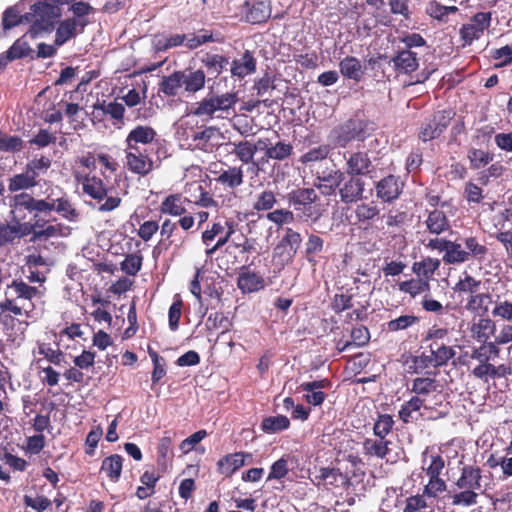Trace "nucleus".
I'll use <instances>...</instances> for the list:
<instances>
[{"mask_svg": "<svg viewBox=\"0 0 512 512\" xmlns=\"http://www.w3.org/2000/svg\"><path fill=\"white\" fill-rule=\"evenodd\" d=\"M330 153V146L326 144L314 147L300 157L303 164L321 161L327 158Z\"/></svg>", "mask_w": 512, "mask_h": 512, "instance_id": "nucleus-64", "label": "nucleus"}, {"mask_svg": "<svg viewBox=\"0 0 512 512\" xmlns=\"http://www.w3.org/2000/svg\"><path fill=\"white\" fill-rule=\"evenodd\" d=\"M173 454V442L171 437L164 436L160 439L157 447V464L158 467L165 472L172 464Z\"/></svg>", "mask_w": 512, "mask_h": 512, "instance_id": "nucleus-38", "label": "nucleus"}, {"mask_svg": "<svg viewBox=\"0 0 512 512\" xmlns=\"http://www.w3.org/2000/svg\"><path fill=\"white\" fill-rule=\"evenodd\" d=\"M123 469V457L119 454H112L102 460L100 471L112 482L117 483Z\"/></svg>", "mask_w": 512, "mask_h": 512, "instance_id": "nucleus-33", "label": "nucleus"}, {"mask_svg": "<svg viewBox=\"0 0 512 512\" xmlns=\"http://www.w3.org/2000/svg\"><path fill=\"white\" fill-rule=\"evenodd\" d=\"M201 63L206 68L208 74L218 77L229 64V58L222 54L206 53L201 59Z\"/></svg>", "mask_w": 512, "mask_h": 512, "instance_id": "nucleus-41", "label": "nucleus"}, {"mask_svg": "<svg viewBox=\"0 0 512 512\" xmlns=\"http://www.w3.org/2000/svg\"><path fill=\"white\" fill-rule=\"evenodd\" d=\"M500 354V348L493 342H483L477 348H474L471 353V358L478 360L479 364L489 362L490 360L498 357Z\"/></svg>", "mask_w": 512, "mask_h": 512, "instance_id": "nucleus-47", "label": "nucleus"}, {"mask_svg": "<svg viewBox=\"0 0 512 512\" xmlns=\"http://www.w3.org/2000/svg\"><path fill=\"white\" fill-rule=\"evenodd\" d=\"M365 182L361 177L345 174V180L340 184L338 195L344 204L357 203L363 198Z\"/></svg>", "mask_w": 512, "mask_h": 512, "instance_id": "nucleus-13", "label": "nucleus"}, {"mask_svg": "<svg viewBox=\"0 0 512 512\" xmlns=\"http://www.w3.org/2000/svg\"><path fill=\"white\" fill-rule=\"evenodd\" d=\"M77 26L78 23L75 19L62 21L56 30L55 45L62 46L70 38L74 37L76 35Z\"/></svg>", "mask_w": 512, "mask_h": 512, "instance_id": "nucleus-53", "label": "nucleus"}, {"mask_svg": "<svg viewBox=\"0 0 512 512\" xmlns=\"http://www.w3.org/2000/svg\"><path fill=\"white\" fill-rule=\"evenodd\" d=\"M95 118L99 121L103 120L104 116H109L115 127L121 128L125 124V106L117 101L112 102H96L93 105Z\"/></svg>", "mask_w": 512, "mask_h": 512, "instance_id": "nucleus-15", "label": "nucleus"}, {"mask_svg": "<svg viewBox=\"0 0 512 512\" xmlns=\"http://www.w3.org/2000/svg\"><path fill=\"white\" fill-rule=\"evenodd\" d=\"M421 408L430 409L431 407L420 400V397L412 396L401 405L398 411V417L404 424L412 423L417 420V418L414 417V413L419 412Z\"/></svg>", "mask_w": 512, "mask_h": 512, "instance_id": "nucleus-32", "label": "nucleus"}, {"mask_svg": "<svg viewBox=\"0 0 512 512\" xmlns=\"http://www.w3.org/2000/svg\"><path fill=\"white\" fill-rule=\"evenodd\" d=\"M210 173L213 175L211 181L220 185L225 190L234 191L244 184V170L243 166H231L225 163L217 168L215 165L214 169L210 167Z\"/></svg>", "mask_w": 512, "mask_h": 512, "instance_id": "nucleus-10", "label": "nucleus"}, {"mask_svg": "<svg viewBox=\"0 0 512 512\" xmlns=\"http://www.w3.org/2000/svg\"><path fill=\"white\" fill-rule=\"evenodd\" d=\"M277 203L276 195L272 190H263L256 195L253 203V209L260 211H270Z\"/></svg>", "mask_w": 512, "mask_h": 512, "instance_id": "nucleus-58", "label": "nucleus"}, {"mask_svg": "<svg viewBox=\"0 0 512 512\" xmlns=\"http://www.w3.org/2000/svg\"><path fill=\"white\" fill-rule=\"evenodd\" d=\"M436 374L428 375L426 377H416L411 382V392L414 396L420 397V400L426 403L427 397L438 391L439 383L436 380Z\"/></svg>", "mask_w": 512, "mask_h": 512, "instance_id": "nucleus-25", "label": "nucleus"}, {"mask_svg": "<svg viewBox=\"0 0 512 512\" xmlns=\"http://www.w3.org/2000/svg\"><path fill=\"white\" fill-rule=\"evenodd\" d=\"M71 234V228L63 223L48 224L42 230L34 231V238L47 240L52 237H67Z\"/></svg>", "mask_w": 512, "mask_h": 512, "instance_id": "nucleus-49", "label": "nucleus"}, {"mask_svg": "<svg viewBox=\"0 0 512 512\" xmlns=\"http://www.w3.org/2000/svg\"><path fill=\"white\" fill-rule=\"evenodd\" d=\"M441 261L437 258L426 257L421 261H416L412 265V271L420 278L429 280L433 277L434 273L439 269Z\"/></svg>", "mask_w": 512, "mask_h": 512, "instance_id": "nucleus-39", "label": "nucleus"}, {"mask_svg": "<svg viewBox=\"0 0 512 512\" xmlns=\"http://www.w3.org/2000/svg\"><path fill=\"white\" fill-rule=\"evenodd\" d=\"M182 84L184 91L195 94L204 89L206 84V73L203 69L186 68L181 70Z\"/></svg>", "mask_w": 512, "mask_h": 512, "instance_id": "nucleus-21", "label": "nucleus"}, {"mask_svg": "<svg viewBox=\"0 0 512 512\" xmlns=\"http://www.w3.org/2000/svg\"><path fill=\"white\" fill-rule=\"evenodd\" d=\"M43 293L34 286H30L22 280H13L8 284L4 291V299L0 301V310L2 313L10 312L14 315L29 317L34 308L31 303L35 297H41Z\"/></svg>", "mask_w": 512, "mask_h": 512, "instance_id": "nucleus-3", "label": "nucleus"}, {"mask_svg": "<svg viewBox=\"0 0 512 512\" xmlns=\"http://www.w3.org/2000/svg\"><path fill=\"white\" fill-rule=\"evenodd\" d=\"M331 387V381L327 378L314 380L310 382H303L299 385L300 391L306 392L303 396L304 400L313 406H320L325 401L327 395L322 389Z\"/></svg>", "mask_w": 512, "mask_h": 512, "instance_id": "nucleus-16", "label": "nucleus"}, {"mask_svg": "<svg viewBox=\"0 0 512 512\" xmlns=\"http://www.w3.org/2000/svg\"><path fill=\"white\" fill-rule=\"evenodd\" d=\"M238 101L239 98L236 92L217 94L213 91V86H210L207 95L196 103L193 114L210 119L221 117L222 114L228 116L231 112L234 113V108Z\"/></svg>", "mask_w": 512, "mask_h": 512, "instance_id": "nucleus-8", "label": "nucleus"}, {"mask_svg": "<svg viewBox=\"0 0 512 512\" xmlns=\"http://www.w3.org/2000/svg\"><path fill=\"white\" fill-rule=\"evenodd\" d=\"M148 354L153 362L151 380L153 384H157L166 375V362L163 357L159 356V354L151 348L148 349Z\"/></svg>", "mask_w": 512, "mask_h": 512, "instance_id": "nucleus-61", "label": "nucleus"}, {"mask_svg": "<svg viewBox=\"0 0 512 512\" xmlns=\"http://www.w3.org/2000/svg\"><path fill=\"white\" fill-rule=\"evenodd\" d=\"M375 166L369 157L367 151H355L346 157L345 171L347 175H353L357 177L369 175L374 171Z\"/></svg>", "mask_w": 512, "mask_h": 512, "instance_id": "nucleus-14", "label": "nucleus"}, {"mask_svg": "<svg viewBox=\"0 0 512 512\" xmlns=\"http://www.w3.org/2000/svg\"><path fill=\"white\" fill-rule=\"evenodd\" d=\"M394 425L395 421L392 415L378 413L373 424V434L376 437L387 438L392 432Z\"/></svg>", "mask_w": 512, "mask_h": 512, "instance_id": "nucleus-56", "label": "nucleus"}, {"mask_svg": "<svg viewBox=\"0 0 512 512\" xmlns=\"http://www.w3.org/2000/svg\"><path fill=\"white\" fill-rule=\"evenodd\" d=\"M492 302L493 300L491 293L488 291L479 292L477 295L467 298L465 309L479 316H486L489 312V307Z\"/></svg>", "mask_w": 512, "mask_h": 512, "instance_id": "nucleus-30", "label": "nucleus"}, {"mask_svg": "<svg viewBox=\"0 0 512 512\" xmlns=\"http://www.w3.org/2000/svg\"><path fill=\"white\" fill-rule=\"evenodd\" d=\"M62 0L38 1L31 6V12L25 14V21L31 23L28 34L36 38L43 32H50L61 16Z\"/></svg>", "mask_w": 512, "mask_h": 512, "instance_id": "nucleus-7", "label": "nucleus"}, {"mask_svg": "<svg viewBox=\"0 0 512 512\" xmlns=\"http://www.w3.org/2000/svg\"><path fill=\"white\" fill-rule=\"evenodd\" d=\"M425 225L427 230L435 235H440L450 229V222L447 215L439 209H434L428 213Z\"/></svg>", "mask_w": 512, "mask_h": 512, "instance_id": "nucleus-31", "label": "nucleus"}, {"mask_svg": "<svg viewBox=\"0 0 512 512\" xmlns=\"http://www.w3.org/2000/svg\"><path fill=\"white\" fill-rule=\"evenodd\" d=\"M237 286L243 294L257 292L265 287L264 278L243 265L237 277Z\"/></svg>", "mask_w": 512, "mask_h": 512, "instance_id": "nucleus-18", "label": "nucleus"}, {"mask_svg": "<svg viewBox=\"0 0 512 512\" xmlns=\"http://www.w3.org/2000/svg\"><path fill=\"white\" fill-rule=\"evenodd\" d=\"M408 363V373L432 375L434 372L428 371L430 368H435L434 360L431 354L422 352L420 355H411Z\"/></svg>", "mask_w": 512, "mask_h": 512, "instance_id": "nucleus-35", "label": "nucleus"}, {"mask_svg": "<svg viewBox=\"0 0 512 512\" xmlns=\"http://www.w3.org/2000/svg\"><path fill=\"white\" fill-rule=\"evenodd\" d=\"M320 183L315 185L324 195L331 196L338 191L340 184L345 180V173L340 169L332 170L327 176L319 178Z\"/></svg>", "mask_w": 512, "mask_h": 512, "instance_id": "nucleus-34", "label": "nucleus"}, {"mask_svg": "<svg viewBox=\"0 0 512 512\" xmlns=\"http://www.w3.org/2000/svg\"><path fill=\"white\" fill-rule=\"evenodd\" d=\"M229 225H236L234 221L232 220H219L209 227H207L201 235L202 243L209 247L211 243L220 235L224 234L227 230Z\"/></svg>", "mask_w": 512, "mask_h": 512, "instance_id": "nucleus-43", "label": "nucleus"}, {"mask_svg": "<svg viewBox=\"0 0 512 512\" xmlns=\"http://www.w3.org/2000/svg\"><path fill=\"white\" fill-rule=\"evenodd\" d=\"M297 217L305 222L316 223L323 215V206L317 202L293 207Z\"/></svg>", "mask_w": 512, "mask_h": 512, "instance_id": "nucleus-44", "label": "nucleus"}, {"mask_svg": "<svg viewBox=\"0 0 512 512\" xmlns=\"http://www.w3.org/2000/svg\"><path fill=\"white\" fill-rule=\"evenodd\" d=\"M339 68L343 76L355 81H359L363 74L361 62L354 56H347L342 59Z\"/></svg>", "mask_w": 512, "mask_h": 512, "instance_id": "nucleus-45", "label": "nucleus"}, {"mask_svg": "<svg viewBox=\"0 0 512 512\" xmlns=\"http://www.w3.org/2000/svg\"><path fill=\"white\" fill-rule=\"evenodd\" d=\"M101 175L103 177L88 173L77 179L82 184L83 193L98 203H101L98 207V211L108 213L114 211L121 205L122 198L118 194H110L114 187L109 185L105 171L101 170Z\"/></svg>", "mask_w": 512, "mask_h": 512, "instance_id": "nucleus-4", "label": "nucleus"}, {"mask_svg": "<svg viewBox=\"0 0 512 512\" xmlns=\"http://www.w3.org/2000/svg\"><path fill=\"white\" fill-rule=\"evenodd\" d=\"M143 257L139 253L127 254L120 263L121 270L129 276H135L142 267Z\"/></svg>", "mask_w": 512, "mask_h": 512, "instance_id": "nucleus-60", "label": "nucleus"}, {"mask_svg": "<svg viewBox=\"0 0 512 512\" xmlns=\"http://www.w3.org/2000/svg\"><path fill=\"white\" fill-rule=\"evenodd\" d=\"M465 253L467 254V262L471 259L482 261L488 253V248L479 243L474 236L467 237L463 240Z\"/></svg>", "mask_w": 512, "mask_h": 512, "instance_id": "nucleus-51", "label": "nucleus"}, {"mask_svg": "<svg viewBox=\"0 0 512 512\" xmlns=\"http://www.w3.org/2000/svg\"><path fill=\"white\" fill-rule=\"evenodd\" d=\"M290 420L285 415L269 416L262 420L260 428L264 433L273 434L287 430Z\"/></svg>", "mask_w": 512, "mask_h": 512, "instance_id": "nucleus-50", "label": "nucleus"}, {"mask_svg": "<svg viewBox=\"0 0 512 512\" xmlns=\"http://www.w3.org/2000/svg\"><path fill=\"white\" fill-rule=\"evenodd\" d=\"M38 180H36L33 175L25 168L24 172L20 174H15L8 180V190L10 192H17L20 190H27L34 188L38 185Z\"/></svg>", "mask_w": 512, "mask_h": 512, "instance_id": "nucleus-42", "label": "nucleus"}, {"mask_svg": "<svg viewBox=\"0 0 512 512\" xmlns=\"http://www.w3.org/2000/svg\"><path fill=\"white\" fill-rule=\"evenodd\" d=\"M428 348L434 360L435 369L446 366L456 355V351L452 346L441 341L431 342Z\"/></svg>", "mask_w": 512, "mask_h": 512, "instance_id": "nucleus-26", "label": "nucleus"}, {"mask_svg": "<svg viewBox=\"0 0 512 512\" xmlns=\"http://www.w3.org/2000/svg\"><path fill=\"white\" fill-rule=\"evenodd\" d=\"M183 87L181 70L174 71L168 76H163L159 83V92L167 97H175Z\"/></svg>", "mask_w": 512, "mask_h": 512, "instance_id": "nucleus-40", "label": "nucleus"}, {"mask_svg": "<svg viewBox=\"0 0 512 512\" xmlns=\"http://www.w3.org/2000/svg\"><path fill=\"white\" fill-rule=\"evenodd\" d=\"M390 62L393 63V67L398 74H410L416 71L419 66L417 53L408 49L398 51Z\"/></svg>", "mask_w": 512, "mask_h": 512, "instance_id": "nucleus-22", "label": "nucleus"}, {"mask_svg": "<svg viewBox=\"0 0 512 512\" xmlns=\"http://www.w3.org/2000/svg\"><path fill=\"white\" fill-rule=\"evenodd\" d=\"M257 69V61L252 52L246 50L240 59H234L231 62V76L238 79H243L246 76L253 74Z\"/></svg>", "mask_w": 512, "mask_h": 512, "instance_id": "nucleus-24", "label": "nucleus"}, {"mask_svg": "<svg viewBox=\"0 0 512 512\" xmlns=\"http://www.w3.org/2000/svg\"><path fill=\"white\" fill-rule=\"evenodd\" d=\"M191 188H194V191L198 193L194 195V199L191 200L197 207L200 208H218V202L214 199L213 195L207 190L206 187L201 184L195 182L190 185Z\"/></svg>", "mask_w": 512, "mask_h": 512, "instance_id": "nucleus-48", "label": "nucleus"}, {"mask_svg": "<svg viewBox=\"0 0 512 512\" xmlns=\"http://www.w3.org/2000/svg\"><path fill=\"white\" fill-rule=\"evenodd\" d=\"M23 148V140L16 135H9L0 130V151L18 152Z\"/></svg>", "mask_w": 512, "mask_h": 512, "instance_id": "nucleus-62", "label": "nucleus"}, {"mask_svg": "<svg viewBox=\"0 0 512 512\" xmlns=\"http://www.w3.org/2000/svg\"><path fill=\"white\" fill-rule=\"evenodd\" d=\"M482 470L477 465H464L455 485L460 490L452 495V505L473 506L478 503V496L483 493L481 484Z\"/></svg>", "mask_w": 512, "mask_h": 512, "instance_id": "nucleus-5", "label": "nucleus"}, {"mask_svg": "<svg viewBox=\"0 0 512 512\" xmlns=\"http://www.w3.org/2000/svg\"><path fill=\"white\" fill-rule=\"evenodd\" d=\"M461 243L449 240L447 253H444L442 260L445 264H460L467 262V254Z\"/></svg>", "mask_w": 512, "mask_h": 512, "instance_id": "nucleus-54", "label": "nucleus"}, {"mask_svg": "<svg viewBox=\"0 0 512 512\" xmlns=\"http://www.w3.org/2000/svg\"><path fill=\"white\" fill-rule=\"evenodd\" d=\"M157 137L156 130L149 125H137L129 131L125 143V165L133 174L145 177L154 169L150 147Z\"/></svg>", "mask_w": 512, "mask_h": 512, "instance_id": "nucleus-1", "label": "nucleus"}, {"mask_svg": "<svg viewBox=\"0 0 512 512\" xmlns=\"http://www.w3.org/2000/svg\"><path fill=\"white\" fill-rule=\"evenodd\" d=\"M318 200L319 195L314 188H297L287 194V201L292 207L312 204V202H317Z\"/></svg>", "mask_w": 512, "mask_h": 512, "instance_id": "nucleus-37", "label": "nucleus"}, {"mask_svg": "<svg viewBox=\"0 0 512 512\" xmlns=\"http://www.w3.org/2000/svg\"><path fill=\"white\" fill-rule=\"evenodd\" d=\"M470 168L478 170L488 165L494 158V154L482 149L470 148L467 152Z\"/></svg>", "mask_w": 512, "mask_h": 512, "instance_id": "nucleus-55", "label": "nucleus"}, {"mask_svg": "<svg viewBox=\"0 0 512 512\" xmlns=\"http://www.w3.org/2000/svg\"><path fill=\"white\" fill-rule=\"evenodd\" d=\"M195 148L212 153L220 146V138L222 133L216 126L204 127L202 130H192L189 135Z\"/></svg>", "mask_w": 512, "mask_h": 512, "instance_id": "nucleus-11", "label": "nucleus"}, {"mask_svg": "<svg viewBox=\"0 0 512 512\" xmlns=\"http://www.w3.org/2000/svg\"><path fill=\"white\" fill-rule=\"evenodd\" d=\"M496 331L495 322L487 317L480 316L471 326V333L477 341L486 342Z\"/></svg>", "mask_w": 512, "mask_h": 512, "instance_id": "nucleus-36", "label": "nucleus"}, {"mask_svg": "<svg viewBox=\"0 0 512 512\" xmlns=\"http://www.w3.org/2000/svg\"><path fill=\"white\" fill-rule=\"evenodd\" d=\"M5 336L8 342H21L25 339V332L29 325L27 321H20L12 316H5L3 321Z\"/></svg>", "mask_w": 512, "mask_h": 512, "instance_id": "nucleus-27", "label": "nucleus"}, {"mask_svg": "<svg viewBox=\"0 0 512 512\" xmlns=\"http://www.w3.org/2000/svg\"><path fill=\"white\" fill-rule=\"evenodd\" d=\"M404 183L399 176L387 175L375 184L376 196L383 203H392L402 194Z\"/></svg>", "mask_w": 512, "mask_h": 512, "instance_id": "nucleus-12", "label": "nucleus"}, {"mask_svg": "<svg viewBox=\"0 0 512 512\" xmlns=\"http://www.w3.org/2000/svg\"><path fill=\"white\" fill-rule=\"evenodd\" d=\"M271 16L270 8L262 1L254 3L246 13V20L251 24L265 23Z\"/></svg>", "mask_w": 512, "mask_h": 512, "instance_id": "nucleus-52", "label": "nucleus"}, {"mask_svg": "<svg viewBox=\"0 0 512 512\" xmlns=\"http://www.w3.org/2000/svg\"><path fill=\"white\" fill-rule=\"evenodd\" d=\"M231 322L223 312L211 313L206 321V327L208 330L222 329L221 334L229 331Z\"/></svg>", "mask_w": 512, "mask_h": 512, "instance_id": "nucleus-63", "label": "nucleus"}, {"mask_svg": "<svg viewBox=\"0 0 512 512\" xmlns=\"http://www.w3.org/2000/svg\"><path fill=\"white\" fill-rule=\"evenodd\" d=\"M399 290L408 293L411 297H416L418 294L427 292L430 290V284L427 280L422 278L410 279L403 281L399 284Z\"/></svg>", "mask_w": 512, "mask_h": 512, "instance_id": "nucleus-57", "label": "nucleus"}, {"mask_svg": "<svg viewBox=\"0 0 512 512\" xmlns=\"http://www.w3.org/2000/svg\"><path fill=\"white\" fill-rule=\"evenodd\" d=\"M354 213L357 222L365 225V228H367L379 219L380 208L374 201L362 202L356 205Z\"/></svg>", "mask_w": 512, "mask_h": 512, "instance_id": "nucleus-29", "label": "nucleus"}, {"mask_svg": "<svg viewBox=\"0 0 512 512\" xmlns=\"http://www.w3.org/2000/svg\"><path fill=\"white\" fill-rule=\"evenodd\" d=\"M246 458H252V455L245 452L226 454L218 460L217 471L222 475L231 476L245 465Z\"/></svg>", "mask_w": 512, "mask_h": 512, "instance_id": "nucleus-23", "label": "nucleus"}, {"mask_svg": "<svg viewBox=\"0 0 512 512\" xmlns=\"http://www.w3.org/2000/svg\"><path fill=\"white\" fill-rule=\"evenodd\" d=\"M186 203H191V200L181 193L169 194L160 203L159 212L173 217L182 216L187 213Z\"/></svg>", "mask_w": 512, "mask_h": 512, "instance_id": "nucleus-20", "label": "nucleus"}, {"mask_svg": "<svg viewBox=\"0 0 512 512\" xmlns=\"http://www.w3.org/2000/svg\"><path fill=\"white\" fill-rule=\"evenodd\" d=\"M454 117L451 110H439L426 118L419 127L418 138L422 142H428L439 138L450 125Z\"/></svg>", "mask_w": 512, "mask_h": 512, "instance_id": "nucleus-9", "label": "nucleus"}, {"mask_svg": "<svg viewBox=\"0 0 512 512\" xmlns=\"http://www.w3.org/2000/svg\"><path fill=\"white\" fill-rule=\"evenodd\" d=\"M482 281L476 279L470 274L464 273V276L454 286V291L459 294H466L468 297H473L480 292Z\"/></svg>", "mask_w": 512, "mask_h": 512, "instance_id": "nucleus-46", "label": "nucleus"}, {"mask_svg": "<svg viewBox=\"0 0 512 512\" xmlns=\"http://www.w3.org/2000/svg\"><path fill=\"white\" fill-rule=\"evenodd\" d=\"M342 478V473L339 469L323 467L320 469L319 474L316 475V485H330L338 486V480Z\"/></svg>", "mask_w": 512, "mask_h": 512, "instance_id": "nucleus-59", "label": "nucleus"}, {"mask_svg": "<svg viewBox=\"0 0 512 512\" xmlns=\"http://www.w3.org/2000/svg\"><path fill=\"white\" fill-rule=\"evenodd\" d=\"M230 145L233 146L231 153L235 155L242 164L252 163L254 166H257V163L254 161V157L259 149H264L262 145H265V140L259 139L256 143L249 140H242L238 142H230Z\"/></svg>", "mask_w": 512, "mask_h": 512, "instance_id": "nucleus-17", "label": "nucleus"}, {"mask_svg": "<svg viewBox=\"0 0 512 512\" xmlns=\"http://www.w3.org/2000/svg\"><path fill=\"white\" fill-rule=\"evenodd\" d=\"M14 206L20 207L28 212H35V217L38 214H46L56 211L62 218L69 222H76L79 219L80 213L75 208L71 200L66 196L57 199L47 197L46 199H36L32 195L22 192L13 197Z\"/></svg>", "mask_w": 512, "mask_h": 512, "instance_id": "nucleus-2", "label": "nucleus"}, {"mask_svg": "<svg viewBox=\"0 0 512 512\" xmlns=\"http://www.w3.org/2000/svg\"><path fill=\"white\" fill-rule=\"evenodd\" d=\"M264 147V155L267 159L275 160V161H285L289 159L294 151V147L290 142L286 141H277L276 143L262 145Z\"/></svg>", "mask_w": 512, "mask_h": 512, "instance_id": "nucleus-28", "label": "nucleus"}, {"mask_svg": "<svg viewBox=\"0 0 512 512\" xmlns=\"http://www.w3.org/2000/svg\"><path fill=\"white\" fill-rule=\"evenodd\" d=\"M374 130L372 121L355 114L333 128L330 133V140L335 147L346 148L353 141L363 142Z\"/></svg>", "mask_w": 512, "mask_h": 512, "instance_id": "nucleus-6", "label": "nucleus"}, {"mask_svg": "<svg viewBox=\"0 0 512 512\" xmlns=\"http://www.w3.org/2000/svg\"><path fill=\"white\" fill-rule=\"evenodd\" d=\"M392 441L387 438H365L362 443L363 454L369 458L385 459L392 451Z\"/></svg>", "mask_w": 512, "mask_h": 512, "instance_id": "nucleus-19", "label": "nucleus"}]
</instances>
